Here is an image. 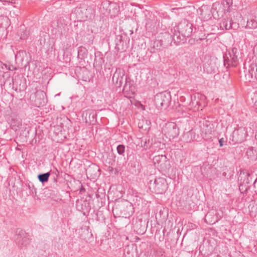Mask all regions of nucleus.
Here are the masks:
<instances>
[{"label":"nucleus","mask_w":257,"mask_h":257,"mask_svg":"<svg viewBox=\"0 0 257 257\" xmlns=\"http://www.w3.org/2000/svg\"><path fill=\"white\" fill-rule=\"evenodd\" d=\"M112 81L114 83L118 84L119 86H120L123 81V75H122L120 73L116 71L112 77Z\"/></svg>","instance_id":"nucleus-13"},{"label":"nucleus","mask_w":257,"mask_h":257,"mask_svg":"<svg viewBox=\"0 0 257 257\" xmlns=\"http://www.w3.org/2000/svg\"><path fill=\"white\" fill-rule=\"evenodd\" d=\"M50 175V173L47 172L44 174H39L38 176V178L40 182H41L42 183H44L48 181Z\"/></svg>","instance_id":"nucleus-20"},{"label":"nucleus","mask_w":257,"mask_h":257,"mask_svg":"<svg viewBox=\"0 0 257 257\" xmlns=\"http://www.w3.org/2000/svg\"><path fill=\"white\" fill-rule=\"evenodd\" d=\"M250 16L257 20V10L254 11Z\"/></svg>","instance_id":"nucleus-26"},{"label":"nucleus","mask_w":257,"mask_h":257,"mask_svg":"<svg viewBox=\"0 0 257 257\" xmlns=\"http://www.w3.org/2000/svg\"><path fill=\"white\" fill-rule=\"evenodd\" d=\"M87 56V50L83 46H80L78 48L77 57L81 60L84 59Z\"/></svg>","instance_id":"nucleus-14"},{"label":"nucleus","mask_w":257,"mask_h":257,"mask_svg":"<svg viewBox=\"0 0 257 257\" xmlns=\"http://www.w3.org/2000/svg\"><path fill=\"white\" fill-rule=\"evenodd\" d=\"M153 162L156 167L162 170L165 169L167 162V157L163 155L155 156L153 158Z\"/></svg>","instance_id":"nucleus-8"},{"label":"nucleus","mask_w":257,"mask_h":257,"mask_svg":"<svg viewBox=\"0 0 257 257\" xmlns=\"http://www.w3.org/2000/svg\"><path fill=\"white\" fill-rule=\"evenodd\" d=\"M225 142V141L223 138H221L220 139H219V143L220 147H222L224 145Z\"/></svg>","instance_id":"nucleus-27"},{"label":"nucleus","mask_w":257,"mask_h":257,"mask_svg":"<svg viewBox=\"0 0 257 257\" xmlns=\"http://www.w3.org/2000/svg\"><path fill=\"white\" fill-rule=\"evenodd\" d=\"M146 144H147V142L145 141V143H144V145L143 146L144 148L145 149H147L148 148V147L146 146Z\"/></svg>","instance_id":"nucleus-29"},{"label":"nucleus","mask_w":257,"mask_h":257,"mask_svg":"<svg viewBox=\"0 0 257 257\" xmlns=\"http://www.w3.org/2000/svg\"><path fill=\"white\" fill-rule=\"evenodd\" d=\"M22 120L19 118H12L11 121V126L12 128L16 131L22 125Z\"/></svg>","instance_id":"nucleus-12"},{"label":"nucleus","mask_w":257,"mask_h":257,"mask_svg":"<svg viewBox=\"0 0 257 257\" xmlns=\"http://www.w3.org/2000/svg\"><path fill=\"white\" fill-rule=\"evenodd\" d=\"M246 28L248 29H255L257 28V20L253 19L251 16L248 18Z\"/></svg>","instance_id":"nucleus-16"},{"label":"nucleus","mask_w":257,"mask_h":257,"mask_svg":"<svg viewBox=\"0 0 257 257\" xmlns=\"http://www.w3.org/2000/svg\"><path fill=\"white\" fill-rule=\"evenodd\" d=\"M130 85H131V82H128L126 81L125 85L123 86V90L126 91H130L131 90V89L130 88Z\"/></svg>","instance_id":"nucleus-24"},{"label":"nucleus","mask_w":257,"mask_h":257,"mask_svg":"<svg viewBox=\"0 0 257 257\" xmlns=\"http://www.w3.org/2000/svg\"><path fill=\"white\" fill-rule=\"evenodd\" d=\"M220 27L222 30H236L239 27V24L233 22L231 18L226 17L222 20L220 23Z\"/></svg>","instance_id":"nucleus-7"},{"label":"nucleus","mask_w":257,"mask_h":257,"mask_svg":"<svg viewBox=\"0 0 257 257\" xmlns=\"http://www.w3.org/2000/svg\"><path fill=\"white\" fill-rule=\"evenodd\" d=\"M59 94H56L55 96H59Z\"/></svg>","instance_id":"nucleus-32"},{"label":"nucleus","mask_w":257,"mask_h":257,"mask_svg":"<svg viewBox=\"0 0 257 257\" xmlns=\"http://www.w3.org/2000/svg\"><path fill=\"white\" fill-rule=\"evenodd\" d=\"M237 49L233 48L232 49L230 54L232 56V62H233V66L234 67L237 65L238 62V55H237Z\"/></svg>","instance_id":"nucleus-18"},{"label":"nucleus","mask_w":257,"mask_h":257,"mask_svg":"<svg viewBox=\"0 0 257 257\" xmlns=\"http://www.w3.org/2000/svg\"><path fill=\"white\" fill-rule=\"evenodd\" d=\"M204 96L199 93L195 94L191 96L190 104L195 106L196 107V110H198L199 109L202 110V107L201 106V102L200 100L204 98Z\"/></svg>","instance_id":"nucleus-9"},{"label":"nucleus","mask_w":257,"mask_h":257,"mask_svg":"<svg viewBox=\"0 0 257 257\" xmlns=\"http://www.w3.org/2000/svg\"><path fill=\"white\" fill-rule=\"evenodd\" d=\"M247 136V132L245 127H238L235 129L230 137L232 144L241 143L243 142Z\"/></svg>","instance_id":"nucleus-3"},{"label":"nucleus","mask_w":257,"mask_h":257,"mask_svg":"<svg viewBox=\"0 0 257 257\" xmlns=\"http://www.w3.org/2000/svg\"><path fill=\"white\" fill-rule=\"evenodd\" d=\"M201 130L203 137L208 135L211 134L213 132L212 125L208 121H205L203 123V125L201 127Z\"/></svg>","instance_id":"nucleus-11"},{"label":"nucleus","mask_w":257,"mask_h":257,"mask_svg":"<svg viewBox=\"0 0 257 257\" xmlns=\"http://www.w3.org/2000/svg\"><path fill=\"white\" fill-rule=\"evenodd\" d=\"M193 25L186 20H182L178 25L177 32L172 35V39L175 42L179 43L182 40L181 35L183 37H188L191 35L193 31Z\"/></svg>","instance_id":"nucleus-1"},{"label":"nucleus","mask_w":257,"mask_h":257,"mask_svg":"<svg viewBox=\"0 0 257 257\" xmlns=\"http://www.w3.org/2000/svg\"><path fill=\"white\" fill-rule=\"evenodd\" d=\"M71 42L69 41L66 40L62 43V50L64 53H65L71 48Z\"/></svg>","instance_id":"nucleus-21"},{"label":"nucleus","mask_w":257,"mask_h":257,"mask_svg":"<svg viewBox=\"0 0 257 257\" xmlns=\"http://www.w3.org/2000/svg\"><path fill=\"white\" fill-rule=\"evenodd\" d=\"M151 188L157 194H162L167 188L166 179L161 177L156 178L154 183L151 185Z\"/></svg>","instance_id":"nucleus-5"},{"label":"nucleus","mask_w":257,"mask_h":257,"mask_svg":"<svg viewBox=\"0 0 257 257\" xmlns=\"http://www.w3.org/2000/svg\"><path fill=\"white\" fill-rule=\"evenodd\" d=\"M231 51H228L223 55L224 64L225 66L227 65L229 66H233V62H232V55L230 54Z\"/></svg>","instance_id":"nucleus-15"},{"label":"nucleus","mask_w":257,"mask_h":257,"mask_svg":"<svg viewBox=\"0 0 257 257\" xmlns=\"http://www.w3.org/2000/svg\"><path fill=\"white\" fill-rule=\"evenodd\" d=\"M16 241L21 247L27 246L30 243L29 235L23 230L18 228L16 231Z\"/></svg>","instance_id":"nucleus-6"},{"label":"nucleus","mask_w":257,"mask_h":257,"mask_svg":"<svg viewBox=\"0 0 257 257\" xmlns=\"http://www.w3.org/2000/svg\"><path fill=\"white\" fill-rule=\"evenodd\" d=\"M41 95H42V96L43 98V100H42L43 102H41V104L42 105H44L47 102L46 99L44 98V97L46 96V94L43 91H42V92H41Z\"/></svg>","instance_id":"nucleus-25"},{"label":"nucleus","mask_w":257,"mask_h":257,"mask_svg":"<svg viewBox=\"0 0 257 257\" xmlns=\"http://www.w3.org/2000/svg\"><path fill=\"white\" fill-rule=\"evenodd\" d=\"M171 101V96L169 92L164 91L155 96L154 102L158 109H166Z\"/></svg>","instance_id":"nucleus-2"},{"label":"nucleus","mask_w":257,"mask_h":257,"mask_svg":"<svg viewBox=\"0 0 257 257\" xmlns=\"http://www.w3.org/2000/svg\"><path fill=\"white\" fill-rule=\"evenodd\" d=\"M125 147L123 145H119L117 146L116 150L117 153L122 156L124 155Z\"/></svg>","instance_id":"nucleus-22"},{"label":"nucleus","mask_w":257,"mask_h":257,"mask_svg":"<svg viewBox=\"0 0 257 257\" xmlns=\"http://www.w3.org/2000/svg\"><path fill=\"white\" fill-rule=\"evenodd\" d=\"M163 45V42L160 40H156L153 43V53H155L156 51H160L162 50Z\"/></svg>","instance_id":"nucleus-17"},{"label":"nucleus","mask_w":257,"mask_h":257,"mask_svg":"<svg viewBox=\"0 0 257 257\" xmlns=\"http://www.w3.org/2000/svg\"><path fill=\"white\" fill-rule=\"evenodd\" d=\"M245 76L246 79H248L249 81L253 78L257 79V64H251L250 65Z\"/></svg>","instance_id":"nucleus-10"},{"label":"nucleus","mask_w":257,"mask_h":257,"mask_svg":"<svg viewBox=\"0 0 257 257\" xmlns=\"http://www.w3.org/2000/svg\"><path fill=\"white\" fill-rule=\"evenodd\" d=\"M254 104H255V105H256L257 106V101H255L254 102Z\"/></svg>","instance_id":"nucleus-30"},{"label":"nucleus","mask_w":257,"mask_h":257,"mask_svg":"<svg viewBox=\"0 0 257 257\" xmlns=\"http://www.w3.org/2000/svg\"><path fill=\"white\" fill-rule=\"evenodd\" d=\"M253 150L252 148H249L246 152V154L248 158L252 160L254 159V158L253 157Z\"/></svg>","instance_id":"nucleus-23"},{"label":"nucleus","mask_w":257,"mask_h":257,"mask_svg":"<svg viewBox=\"0 0 257 257\" xmlns=\"http://www.w3.org/2000/svg\"><path fill=\"white\" fill-rule=\"evenodd\" d=\"M162 132L170 140L177 138L179 134L177 125L173 122L166 124L163 128Z\"/></svg>","instance_id":"nucleus-4"},{"label":"nucleus","mask_w":257,"mask_h":257,"mask_svg":"<svg viewBox=\"0 0 257 257\" xmlns=\"http://www.w3.org/2000/svg\"><path fill=\"white\" fill-rule=\"evenodd\" d=\"M248 176L249 174L248 173H243L242 175L241 174H240V175L239 176V178H241L240 179V186H243L245 185V184H248L249 183V180H248Z\"/></svg>","instance_id":"nucleus-19"},{"label":"nucleus","mask_w":257,"mask_h":257,"mask_svg":"<svg viewBox=\"0 0 257 257\" xmlns=\"http://www.w3.org/2000/svg\"><path fill=\"white\" fill-rule=\"evenodd\" d=\"M255 138L257 139V131H256V134H255Z\"/></svg>","instance_id":"nucleus-31"},{"label":"nucleus","mask_w":257,"mask_h":257,"mask_svg":"<svg viewBox=\"0 0 257 257\" xmlns=\"http://www.w3.org/2000/svg\"><path fill=\"white\" fill-rule=\"evenodd\" d=\"M6 67L9 70H13L16 69V68L13 67H12V68L11 67H7V65H6Z\"/></svg>","instance_id":"nucleus-28"}]
</instances>
